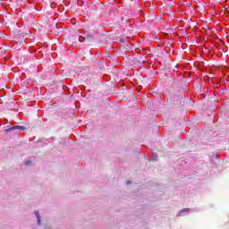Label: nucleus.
<instances>
[{
    "label": "nucleus",
    "mask_w": 229,
    "mask_h": 229,
    "mask_svg": "<svg viewBox=\"0 0 229 229\" xmlns=\"http://www.w3.org/2000/svg\"><path fill=\"white\" fill-rule=\"evenodd\" d=\"M34 215L36 216V219L38 221V225L40 226L42 225V216H40V212H38V210H35L34 211Z\"/></svg>",
    "instance_id": "f257e3e1"
},
{
    "label": "nucleus",
    "mask_w": 229,
    "mask_h": 229,
    "mask_svg": "<svg viewBox=\"0 0 229 229\" xmlns=\"http://www.w3.org/2000/svg\"><path fill=\"white\" fill-rule=\"evenodd\" d=\"M13 130H25L24 126H21V125H18V126H13V127H10L9 129H6L5 131H13Z\"/></svg>",
    "instance_id": "f03ea898"
},
{
    "label": "nucleus",
    "mask_w": 229,
    "mask_h": 229,
    "mask_svg": "<svg viewBox=\"0 0 229 229\" xmlns=\"http://www.w3.org/2000/svg\"><path fill=\"white\" fill-rule=\"evenodd\" d=\"M191 211L190 208H184L182 210H181L178 214H177V217H180L182 216H185V212L189 213Z\"/></svg>",
    "instance_id": "7ed1b4c3"
},
{
    "label": "nucleus",
    "mask_w": 229,
    "mask_h": 229,
    "mask_svg": "<svg viewBox=\"0 0 229 229\" xmlns=\"http://www.w3.org/2000/svg\"><path fill=\"white\" fill-rule=\"evenodd\" d=\"M151 160L156 162V160H158V155L157 154H152Z\"/></svg>",
    "instance_id": "20e7f679"
},
{
    "label": "nucleus",
    "mask_w": 229,
    "mask_h": 229,
    "mask_svg": "<svg viewBox=\"0 0 229 229\" xmlns=\"http://www.w3.org/2000/svg\"><path fill=\"white\" fill-rule=\"evenodd\" d=\"M79 40H80V42H85V38L80 37V38H79Z\"/></svg>",
    "instance_id": "39448f33"
},
{
    "label": "nucleus",
    "mask_w": 229,
    "mask_h": 229,
    "mask_svg": "<svg viewBox=\"0 0 229 229\" xmlns=\"http://www.w3.org/2000/svg\"><path fill=\"white\" fill-rule=\"evenodd\" d=\"M25 165H31V161H25Z\"/></svg>",
    "instance_id": "423d86ee"
}]
</instances>
